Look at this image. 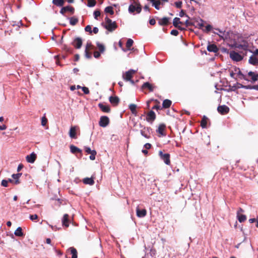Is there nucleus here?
<instances>
[{"mask_svg":"<svg viewBox=\"0 0 258 258\" xmlns=\"http://www.w3.org/2000/svg\"><path fill=\"white\" fill-rule=\"evenodd\" d=\"M97 47L100 51V52H103L105 50V47L102 44H100V43L99 42H97Z\"/></svg>","mask_w":258,"mask_h":258,"instance_id":"nucleus-41","label":"nucleus"},{"mask_svg":"<svg viewBox=\"0 0 258 258\" xmlns=\"http://www.w3.org/2000/svg\"><path fill=\"white\" fill-rule=\"evenodd\" d=\"M230 57L234 61H239L243 59V57L238 53L232 51L229 53Z\"/></svg>","mask_w":258,"mask_h":258,"instance_id":"nucleus-4","label":"nucleus"},{"mask_svg":"<svg viewBox=\"0 0 258 258\" xmlns=\"http://www.w3.org/2000/svg\"><path fill=\"white\" fill-rule=\"evenodd\" d=\"M128 11L131 13H133L135 12L137 13H140L141 11V7L140 5L135 3V4L131 5L128 8Z\"/></svg>","mask_w":258,"mask_h":258,"instance_id":"nucleus-3","label":"nucleus"},{"mask_svg":"<svg viewBox=\"0 0 258 258\" xmlns=\"http://www.w3.org/2000/svg\"><path fill=\"white\" fill-rule=\"evenodd\" d=\"M171 34L174 36H177L178 34V32L176 30H172L171 32Z\"/></svg>","mask_w":258,"mask_h":258,"instance_id":"nucleus-52","label":"nucleus"},{"mask_svg":"<svg viewBox=\"0 0 258 258\" xmlns=\"http://www.w3.org/2000/svg\"><path fill=\"white\" fill-rule=\"evenodd\" d=\"M67 12H70L72 14L74 12V9L71 6H67L62 8L60 12L62 15H64Z\"/></svg>","mask_w":258,"mask_h":258,"instance_id":"nucleus-14","label":"nucleus"},{"mask_svg":"<svg viewBox=\"0 0 258 258\" xmlns=\"http://www.w3.org/2000/svg\"><path fill=\"white\" fill-rule=\"evenodd\" d=\"M149 23H150V25H155V23H156V21H155V19H152L150 20V21H149Z\"/></svg>","mask_w":258,"mask_h":258,"instance_id":"nucleus-56","label":"nucleus"},{"mask_svg":"<svg viewBox=\"0 0 258 258\" xmlns=\"http://www.w3.org/2000/svg\"><path fill=\"white\" fill-rule=\"evenodd\" d=\"M87 1H88L87 6L89 7H93L96 5V0H87Z\"/></svg>","mask_w":258,"mask_h":258,"instance_id":"nucleus-40","label":"nucleus"},{"mask_svg":"<svg viewBox=\"0 0 258 258\" xmlns=\"http://www.w3.org/2000/svg\"><path fill=\"white\" fill-rule=\"evenodd\" d=\"M70 150H71V152L73 154H75L76 153H81L82 152V150L81 149H80L79 148H78V147H77L74 145L70 146Z\"/></svg>","mask_w":258,"mask_h":258,"instance_id":"nucleus-29","label":"nucleus"},{"mask_svg":"<svg viewBox=\"0 0 258 258\" xmlns=\"http://www.w3.org/2000/svg\"><path fill=\"white\" fill-rule=\"evenodd\" d=\"M100 56V52H98V51H95L94 52V56L97 58H99V56Z\"/></svg>","mask_w":258,"mask_h":258,"instance_id":"nucleus-54","label":"nucleus"},{"mask_svg":"<svg viewBox=\"0 0 258 258\" xmlns=\"http://www.w3.org/2000/svg\"><path fill=\"white\" fill-rule=\"evenodd\" d=\"M165 129V125L164 124H160L158 128L157 132L159 134H160L161 135L163 136L165 135L164 133Z\"/></svg>","mask_w":258,"mask_h":258,"instance_id":"nucleus-27","label":"nucleus"},{"mask_svg":"<svg viewBox=\"0 0 258 258\" xmlns=\"http://www.w3.org/2000/svg\"><path fill=\"white\" fill-rule=\"evenodd\" d=\"M237 218L239 222L242 223L245 221L246 219V217L245 215H242L240 213H236Z\"/></svg>","mask_w":258,"mask_h":258,"instance_id":"nucleus-28","label":"nucleus"},{"mask_svg":"<svg viewBox=\"0 0 258 258\" xmlns=\"http://www.w3.org/2000/svg\"><path fill=\"white\" fill-rule=\"evenodd\" d=\"M36 154L33 152L31 154L27 155L26 157V159L28 163H33L36 160Z\"/></svg>","mask_w":258,"mask_h":258,"instance_id":"nucleus-9","label":"nucleus"},{"mask_svg":"<svg viewBox=\"0 0 258 258\" xmlns=\"http://www.w3.org/2000/svg\"><path fill=\"white\" fill-rule=\"evenodd\" d=\"M85 151L88 153L91 154L93 153V150H92L89 147H86L85 148Z\"/></svg>","mask_w":258,"mask_h":258,"instance_id":"nucleus-50","label":"nucleus"},{"mask_svg":"<svg viewBox=\"0 0 258 258\" xmlns=\"http://www.w3.org/2000/svg\"><path fill=\"white\" fill-rule=\"evenodd\" d=\"M73 45L76 48H80L82 45V40L80 38H76L73 43Z\"/></svg>","mask_w":258,"mask_h":258,"instance_id":"nucleus-15","label":"nucleus"},{"mask_svg":"<svg viewBox=\"0 0 258 258\" xmlns=\"http://www.w3.org/2000/svg\"><path fill=\"white\" fill-rule=\"evenodd\" d=\"M253 54L255 55H258V49H255V51H253Z\"/></svg>","mask_w":258,"mask_h":258,"instance_id":"nucleus-63","label":"nucleus"},{"mask_svg":"<svg viewBox=\"0 0 258 258\" xmlns=\"http://www.w3.org/2000/svg\"><path fill=\"white\" fill-rule=\"evenodd\" d=\"M109 101L113 105H117L119 101V99L117 96H110Z\"/></svg>","mask_w":258,"mask_h":258,"instance_id":"nucleus-21","label":"nucleus"},{"mask_svg":"<svg viewBox=\"0 0 258 258\" xmlns=\"http://www.w3.org/2000/svg\"><path fill=\"white\" fill-rule=\"evenodd\" d=\"M173 24L175 27L178 28L180 30L184 29V28L181 27V25L183 24V23L180 21L179 18L176 17L173 19Z\"/></svg>","mask_w":258,"mask_h":258,"instance_id":"nucleus-8","label":"nucleus"},{"mask_svg":"<svg viewBox=\"0 0 258 258\" xmlns=\"http://www.w3.org/2000/svg\"><path fill=\"white\" fill-rule=\"evenodd\" d=\"M23 168V165L22 164H20L18 168H17V171H20Z\"/></svg>","mask_w":258,"mask_h":258,"instance_id":"nucleus-60","label":"nucleus"},{"mask_svg":"<svg viewBox=\"0 0 258 258\" xmlns=\"http://www.w3.org/2000/svg\"><path fill=\"white\" fill-rule=\"evenodd\" d=\"M152 129L150 127H145L141 130V134L147 139L151 137Z\"/></svg>","mask_w":258,"mask_h":258,"instance_id":"nucleus-5","label":"nucleus"},{"mask_svg":"<svg viewBox=\"0 0 258 258\" xmlns=\"http://www.w3.org/2000/svg\"><path fill=\"white\" fill-rule=\"evenodd\" d=\"M100 12L99 11H95L94 12V18L96 20L98 19V17L100 16Z\"/></svg>","mask_w":258,"mask_h":258,"instance_id":"nucleus-44","label":"nucleus"},{"mask_svg":"<svg viewBox=\"0 0 258 258\" xmlns=\"http://www.w3.org/2000/svg\"><path fill=\"white\" fill-rule=\"evenodd\" d=\"M83 182L85 184H89L92 185L94 184V177H91V178L86 177L83 179Z\"/></svg>","mask_w":258,"mask_h":258,"instance_id":"nucleus-19","label":"nucleus"},{"mask_svg":"<svg viewBox=\"0 0 258 258\" xmlns=\"http://www.w3.org/2000/svg\"><path fill=\"white\" fill-rule=\"evenodd\" d=\"M137 72L136 70L131 69L122 75V78L126 81H130L131 84H134V81L132 80L133 75Z\"/></svg>","mask_w":258,"mask_h":258,"instance_id":"nucleus-1","label":"nucleus"},{"mask_svg":"<svg viewBox=\"0 0 258 258\" xmlns=\"http://www.w3.org/2000/svg\"><path fill=\"white\" fill-rule=\"evenodd\" d=\"M21 174H22L21 173H18V174H13L12 175V177L15 180L14 182V184H17L19 183V178L21 176Z\"/></svg>","mask_w":258,"mask_h":258,"instance_id":"nucleus-31","label":"nucleus"},{"mask_svg":"<svg viewBox=\"0 0 258 258\" xmlns=\"http://www.w3.org/2000/svg\"><path fill=\"white\" fill-rule=\"evenodd\" d=\"M2 185L4 187H7L8 186V180L4 179L2 181Z\"/></svg>","mask_w":258,"mask_h":258,"instance_id":"nucleus-47","label":"nucleus"},{"mask_svg":"<svg viewBox=\"0 0 258 258\" xmlns=\"http://www.w3.org/2000/svg\"><path fill=\"white\" fill-rule=\"evenodd\" d=\"M256 219L255 218H251V219H250L249 220V222L250 223H253L254 222H255L256 221Z\"/></svg>","mask_w":258,"mask_h":258,"instance_id":"nucleus-61","label":"nucleus"},{"mask_svg":"<svg viewBox=\"0 0 258 258\" xmlns=\"http://www.w3.org/2000/svg\"><path fill=\"white\" fill-rule=\"evenodd\" d=\"M248 75L249 77H251L253 82H255L258 80V74L256 72L250 71L248 73Z\"/></svg>","mask_w":258,"mask_h":258,"instance_id":"nucleus-20","label":"nucleus"},{"mask_svg":"<svg viewBox=\"0 0 258 258\" xmlns=\"http://www.w3.org/2000/svg\"><path fill=\"white\" fill-rule=\"evenodd\" d=\"M217 30H218L219 31V32L220 33V34H218L216 32H215V34H217L218 35H219V36L220 37H221L222 39H225L226 38V35H225V34L224 32H222L221 31V30H220L219 29H217Z\"/></svg>","mask_w":258,"mask_h":258,"instance_id":"nucleus-42","label":"nucleus"},{"mask_svg":"<svg viewBox=\"0 0 258 258\" xmlns=\"http://www.w3.org/2000/svg\"><path fill=\"white\" fill-rule=\"evenodd\" d=\"M248 62L254 66L258 65V58L255 55L253 54L249 57Z\"/></svg>","mask_w":258,"mask_h":258,"instance_id":"nucleus-12","label":"nucleus"},{"mask_svg":"<svg viewBox=\"0 0 258 258\" xmlns=\"http://www.w3.org/2000/svg\"><path fill=\"white\" fill-rule=\"evenodd\" d=\"M242 212H243V209H241V208H239V209L238 210L237 212V213L241 214Z\"/></svg>","mask_w":258,"mask_h":258,"instance_id":"nucleus-62","label":"nucleus"},{"mask_svg":"<svg viewBox=\"0 0 258 258\" xmlns=\"http://www.w3.org/2000/svg\"><path fill=\"white\" fill-rule=\"evenodd\" d=\"M62 225L66 227H69V215L67 214L63 215V218L62 219Z\"/></svg>","mask_w":258,"mask_h":258,"instance_id":"nucleus-23","label":"nucleus"},{"mask_svg":"<svg viewBox=\"0 0 258 258\" xmlns=\"http://www.w3.org/2000/svg\"><path fill=\"white\" fill-rule=\"evenodd\" d=\"M105 28L109 31H112L114 30L116 27L117 25L115 22H112L111 20L106 17L105 18Z\"/></svg>","mask_w":258,"mask_h":258,"instance_id":"nucleus-2","label":"nucleus"},{"mask_svg":"<svg viewBox=\"0 0 258 258\" xmlns=\"http://www.w3.org/2000/svg\"><path fill=\"white\" fill-rule=\"evenodd\" d=\"M29 218L31 220L34 221L38 219V216L36 214L31 215L29 216Z\"/></svg>","mask_w":258,"mask_h":258,"instance_id":"nucleus-45","label":"nucleus"},{"mask_svg":"<svg viewBox=\"0 0 258 258\" xmlns=\"http://www.w3.org/2000/svg\"><path fill=\"white\" fill-rule=\"evenodd\" d=\"M171 105V101L168 99H165L163 101L162 106L164 108H169Z\"/></svg>","mask_w":258,"mask_h":258,"instance_id":"nucleus-30","label":"nucleus"},{"mask_svg":"<svg viewBox=\"0 0 258 258\" xmlns=\"http://www.w3.org/2000/svg\"><path fill=\"white\" fill-rule=\"evenodd\" d=\"M129 108L131 111L132 113L135 115H137V111L136 110L137 105L135 104H131L129 106Z\"/></svg>","mask_w":258,"mask_h":258,"instance_id":"nucleus-26","label":"nucleus"},{"mask_svg":"<svg viewBox=\"0 0 258 258\" xmlns=\"http://www.w3.org/2000/svg\"><path fill=\"white\" fill-rule=\"evenodd\" d=\"M78 19L75 17H72L70 19V23L72 25H76L78 23Z\"/></svg>","mask_w":258,"mask_h":258,"instance_id":"nucleus-39","label":"nucleus"},{"mask_svg":"<svg viewBox=\"0 0 258 258\" xmlns=\"http://www.w3.org/2000/svg\"><path fill=\"white\" fill-rule=\"evenodd\" d=\"M105 12L106 13H109L111 15H113L114 14V11L113 10V8L111 6L107 7L105 9Z\"/></svg>","mask_w":258,"mask_h":258,"instance_id":"nucleus-37","label":"nucleus"},{"mask_svg":"<svg viewBox=\"0 0 258 258\" xmlns=\"http://www.w3.org/2000/svg\"><path fill=\"white\" fill-rule=\"evenodd\" d=\"M14 234L17 236H23V233L22 232V228L20 227L17 228V229L15 230Z\"/></svg>","mask_w":258,"mask_h":258,"instance_id":"nucleus-35","label":"nucleus"},{"mask_svg":"<svg viewBox=\"0 0 258 258\" xmlns=\"http://www.w3.org/2000/svg\"><path fill=\"white\" fill-rule=\"evenodd\" d=\"M133 40L131 39H128L126 43V47L128 50L130 49L131 47L133 45Z\"/></svg>","mask_w":258,"mask_h":258,"instance_id":"nucleus-38","label":"nucleus"},{"mask_svg":"<svg viewBox=\"0 0 258 258\" xmlns=\"http://www.w3.org/2000/svg\"><path fill=\"white\" fill-rule=\"evenodd\" d=\"M99 107L101 109V110L104 112H109L110 110L109 106L104 105L101 103L99 104Z\"/></svg>","mask_w":258,"mask_h":258,"instance_id":"nucleus-24","label":"nucleus"},{"mask_svg":"<svg viewBox=\"0 0 258 258\" xmlns=\"http://www.w3.org/2000/svg\"><path fill=\"white\" fill-rule=\"evenodd\" d=\"M170 18L164 17L162 18L158 19V23L160 25L164 26L167 25L168 24Z\"/></svg>","mask_w":258,"mask_h":258,"instance_id":"nucleus-18","label":"nucleus"},{"mask_svg":"<svg viewBox=\"0 0 258 258\" xmlns=\"http://www.w3.org/2000/svg\"><path fill=\"white\" fill-rule=\"evenodd\" d=\"M94 49V46L92 45L90 42H88L86 45L85 51H90Z\"/></svg>","mask_w":258,"mask_h":258,"instance_id":"nucleus-36","label":"nucleus"},{"mask_svg":"<svg viewBox=\"0 0 258 258\" xmlns=\"http://www.w3.org/2000/svg\"><path fill=\"white\" fill-rule=\"evenodd\" d=\"M137 216L139 218L144 217L147 214V211L145 209L140 210L139 207L136 208Z\"/></svg>","mask_w":258,"mask_h":258,"instance_id":"nucleus-11","label":"nucleus"},{"mask_svg":"<svg viewBox=\"0 0 258 258\" xmlns=\"http://www.w3.org/2000/svg\"><path fill=\"white\" fill-rule=\"evenodd\" d=\"M150 1L152 3V5L156 9H160V5L161 4L160 0H150Z\"/></svg>","mask_w":258,"mask_h":258,"instance_id":"nucleus-25","label":"nucleus"},{"mask_svg":"<svg viewBox=\"0 0 258 258\" xmlns=\"http://www.w3.org/2000/svg\"><path fill=\"white\" fill-rule=\"evenodd\" d=\"M159 154L162 159L164 162V163L167 165H169L170 163V155L169 154H163L162 151H160Z\"/></svg>","mask_w":258,"mask_h":258,"instance_id":"nucleus-7","label":"nucleus"},{"mask_svg":"<svg viewBox=\"0 0 258 258\" xmlns=\"http://www.w3.org/2000/svg\"><path fill=\"white\" fill-rule=\"evenodd\" d=\"M98 31H99V30H98V28H97V27L93 28V32H94V33L97 34L98 32Z\"/></svg>","mask_w":258,"mask_h":258,"instance_id":"nucleus-58","label":"nucleus"},{"mask_svg":"<svg viewBox=\"0 0 258 258\" xmlns=\"http://www.w3.org/2000/svg\"><path fill=\"white\" fill-rule=\"evenodd\" d=\"M144 147L147 149H149L151 147V145L149 143H146V144H145Z\"/></svg>","mask_w":258,"mask_h":258,"instance_id":"nucleus-57","label":"nucleus"},{"mask_svg":"<svg viewBox=\"0 0 258 258\" xmlns=\"http://www.w3.org/2000/svg\"><path fill=\"white\" fill-rule=\"evenodd\" d=\"M208 118L206 116H204L201 122V125L203 128L207 127Z\"/></svg>","mask_w":258,"mask_h":258,"instance_id":"nucleus-32","label":"nucleus"},{"mask_svg":"<svg viewBox=\"0 0 258 258\" xmlns=\"http://www.w3.org/2000/svg\"><path fill=\"white\" fill-rule=\"evenodd\" d=\"M207 50L210 52H217L218 48L215 44H210L207 46Z\"/></svg>","mask_w":258,"mask_h":258,"instance_id":"nucleus-22","label":"nucleus"},{"mask_svg":"<svg viewBox=\"0 0 258 258\" xmlns=\"http://www.w3.org/2000/svg\"><path fill=\"white\" fill-rule=\"evenodd\" d=\"M182 2L181 1L176 2L175 5L177 8H180L182 6Z\"/></svg>","mask_w":258,"mask_h":258,"instance_id":"nucleus-49","label":"nucleus"},{"mask_svg":"<svg viewBox=\"0 0 258 258\" xmlns=\"http://www.w3.org/2000/svg\"><path fill=\"white\" fill-rule=\"evenodd\" d=\"M155 88L154 86L148 82L144 83L142 86L143 89H148L150 92L153 91Z\"/></svg>","mask_w":258,"mask_h":258,"instance_id":"nucleus-16","label":"nucleus"},{"mask_svg":"<svg viewBox=\"0 0 258 258\" xmlns=\"http://www.w3.org/2000/svg\"><path fill=\"white\" fill-rule=\"evenodd\" d=\"M109 122V119L107 116H103L100 118L99 124L100 126L105 127H106Z\"/></svg>","mask_w":258,"mask_h":258,"instance_id":"nucleus-6","label":"nucleus"},{"mask_svg":"<svg viewBox=\"0 0 258 258\" xmlns=\"http://www.w3.org/2000/svg\"><path fill=\"white\" fill-rule=\"evenodd\" d=\"M212 28V27L210 25H208L206 26L205 31L206 32H209L211 30Z\"/></svg>","mask_w":258,"mask_h":258,"instance_id":"nucleus-53","label":"nucleus"},{"mask_svg":"<svg viewBox=\"0 0 258 258\" xmlns=\"http://www.w3.org/2000/svg\"><path fill=\"white\" fill-rule=\"evenodd\" d=\"M82 90L85 94H88L89 93V90L86 87H82Z\"/></svg>","mask_w":258,"mask_h":258,"instance_id":"nucleus-46","label":"nucleus"},{"mask_svg":"<svg viewBox=\"0 0 258 258\" xmlns=\"http://www.w3.org/2000/svg\"><path fill=\"white\" fill-rule=\"evenodd\" d=\"M91 26L90 25H87L85 28V30L86 32H90V33H92V30H91Z\"/></svg>","mask_w":258,"mask_h":258,"instance_id":"nucleus-51","label":"nucleus"},{"mask_svg":"<svg viewBox=\"0 0 258 258\" xmlns=\"http://www.w3.org/2000/svg\"><path fill=\"white\" fill-rule=\"evenodd\" d=\"M85 55H86V57L88 58H91V53H90V51H85Z\"/></svg>","mask_w":258,"mask_h":258,"instance_id":"nucleus-55","label":"nucleus"},{"mask_svg":"<svg viewBox=\"0 0 258 258\" xmlns=\"http://www.w3.org/2000/svg\"><path fill=\"white\" fill-rule=\"evenodd\" d=\"M47 119L45 117H42L41 119V125L45 126L47 123Z\"/></svg>","mask_w":258,"mask_h":258,"instance_id":"nucleus-48","label":"nucleus"},{"mask_svg":"<svg viewBox=\"0 0 258 258\" xmlns=\"http://www.w3.org/2000/svg\"><path fill=\"white\" fill-rule=\"evenodd\" d=\"M156 118V115L153 111H150L147 115L146 120L148 122H152L155 120Z\"/></svg>","mask_w":258,"mask_h":258,"instance_id":"nucleus-13","label":"nucleus"},{"mask_svg":"<svg viewBox=\"0 0 258 258\" xmlns=\"http://www.w3.org/2000/svg\"><path fill=\"white\" fill-rule=\"evenodd\" d=\"M7 128V126L6 125H0V130H5Z\"/></svg>","mask_w":258,"mask_h":258,"instance_id":"nucleus-59","label":"nucleus"},{"mask_svg":"<svg viewBox=\"0 0 258 258\" xmlns=\"http://www.w3.org/2000/svg\"><path fill=\"white\" fill-rule=\"evenodd\" d=\"M52 3L57 6L61 7L64 4V0H53Z\"/></svg>","mask_w":258,"mask_h":258,"instance_id":"nucleus-34","label":"nucleus"},{"mask_svg":"<svg viewBox=\"0 0 258 258\" xmlns=\"http://www.w3.org/2000/svg\"><path fill=\"white\" fill-rule=\"evenodd\" d=\"M217 109L218 112L222 114H226L229 111V108L226 105L219 106Z\"/></svg>","mask_w":258,"mask_h":258,"instance_id":"nucleus-10","label":"nucleus"},{"mask_svg":"<svg viewBox=\"0 0 258 258\" xmlns=\"http://www.w3.org/2000/svg\"><path fill=\"white\" fill-rule=\"evenodd\" d=\"M160 108V106L158 105H155L153 107V109H159Z\"/></svg>","mask_w":258,"mask_h":258,"instance_id":"nucleus-64","label":"nucleus"},{"mask_svg":"<svg viewBox=\"0 0 258 258\" xmlns=\"http://www.w3.org/2000/svg\"><path fill=\"white\" fill-rule=\"evenodd\" d=\"M97 154V152L95 150H93V153L90 154L89 157L90 160H94L95 159V156Z\"/></svg>","mask_w":258,"mask_h":258,"instance_id":"nucleus-43","label":"nucleus"},{"mask_svg":"<svg viewBox=\"0 0 258 258\" xmlns=\"http://www.w3.org/2000/svg\"><path fill=\"white\" fill-rule=\"evenodd\" d=\"M69 250L72 254V258H77V251L74 247H70Z\"/></svg>","mask_w":258,"mask_h":258,"instance_id":"nucleus-33","label":"nucleus"},{"mask_svg":"<svg viewBox=\"0 0 258 258\" xmlns=\"http://www.w3.org/2000/svg\"><path fill=\"white\" fill-rule=\"evenodd\" d=\"M77 126H72L70 128L69 132V136L71 138L76 139V131H77Z\"/></svg>","mask_w":258,"mask_h":258,"instance_id":"nucleus-17","label":"nucleus"}]
</instances>
